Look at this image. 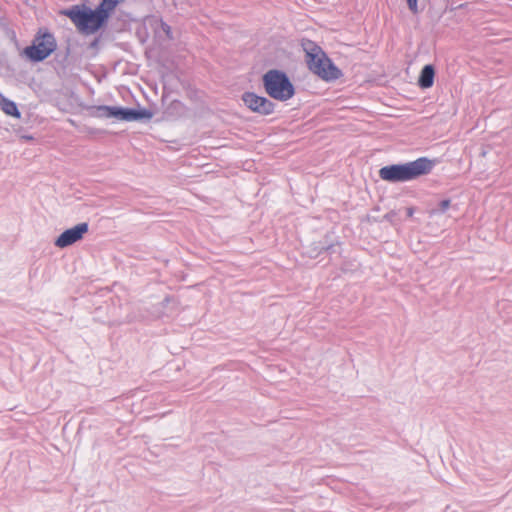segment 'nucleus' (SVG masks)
<instances>
[{
  "label": "nucleus",
  "instance_id": "obj_13",
  "mask_svg": "<svg viewBox=\"0 0 512 512\" xmlns=\"http://www.w3.org/2000/svg\"><path fill=\"white\" fill-rule=\"evenodd\" d=\"M160 28L163 31V33H165V35L167 36L168 39H170V40L173 39L172 29H171L170 25H168L166 22L161 20L160 21Z\"/></svg>",
  "mask_w": 512,
  "mask_h": 512
},
{
  "label": "nucleus",
  "instance_id": "obj_10",
  "mask_svg": "<svg viewBox=\"0 0 512 512\" xmlns=\"http://www.w3.org/2000/svg\"><path fill=\"white\" fill-rule=\"evenodd\" d=\"M153 117V112L146 108H130L126 107L125 121H141L149 120Z\"/></svg>",
  "mask_w": 512,
  "mask_h": 512
},
{
  "label": "nucleus",
  "instance_id": "obj_1",
  "mask_svg": "<svg viewBox=\"0 0 512 512\" xmlns=\"http://www.w3.org/2000/svg\"><path fill=\"white\" fill-rule=\"evenodd\" d=\"M435 167V160L419 157L414 161L383 166L378 174L381 180L389 183H404L430 174Z\"/></svg>",
  "mask_w": 512,
  "mask_h": 512
},
{
  "label": "nucleus",
  "instance_id": "obj_3",
  "mask_svg": "<svg viewBox=\"0 0 512 512\" xmlns=\"http://www.w3.org/2000/svg\"><path fill=\"white\" fill-rule=\"evenodd\" d=\"M301 45L306 53V62L310 71L328 82L342 77V71L314 41L303 39Z\"/></svg>",
  "mask_w": 512,
  "mask_h": 512
},
{
  "label": "nucleus",
  "instance_id": "obj_15",
  "mask_svg": "<svg viewBox=\"0 0 512 512\" xmlns=\"http://www.w3.org/2000/svg\"><path fill=\"white\" fill-rule=\"evenodd\" d=\"M333 249V245H322L319 244V246L316 247L317 253L320 254L323 251H330Z\"/></svg>",
  "mask_w": 512,
  "mask_h": 512
},
{
  "label": "nucleus",
  "instance_id": "obj_8",
  "mask_svg": "<svg viewBox=\"0 0 512 512\" xmlns=\"http://www.w3.org/2000/svg\"><path fill=\"white\" fill-rule=\"evenodd\" d=\"M87 110L89 112V115L95 118H114L117 120L125 121L126 107L94 105L90 106Z\"/></svg>",
  "mask_w": 512,
  "mask_h": 512
},
{
  "label": "nucleus",
  "instance_id": "obj_4",
  "mask_svg": "<svg viewBox=\"0 0 512 512\" xmlns=\"http://www.w3.org/2000/svg\"><path fill=\"white\" fill-rule=\"evenodd\" d=\"M265 92L273 99L285 102L295 95V86L286 72L271 69L262 76Z\"/></svg>",
  "mask_w": 512,
  "mask_h": 512
},
{
  "label": "nucleus",
  "instance_id": "obj_5",
  "mask_svg": "<svg viewBox=\"0 0 512 512\" xmlns=\"http://www.w3.org/2000/svg\"><path fill=\"white\" fill-rule=\"evenodd\" d=\"M57 49L55 35L47 28H39L31 45L23 50L25 57L32 63H40L50 57Z\"/></svg>",
  "mask_w": 512,
  "mask_h": 512
},
{
  "label": "nucleus",
  "instance_id": "obj_12",
  "mask_svg": "<svg viewBox=\"0 0 512 512\" xmlns=\"http://www.w3.org/2000/svg\"><path fill=\"white\" fill-rule=\"evenodd\" d=\"M450 199H443L438 203V207L433 210L434 214H443L450 207Z\"/></svg>",
  "mask_w": 512,
  "mask_h": 512
},
{
  "label": "nucleus",
  "instance_id": "obj_17",
  "mask_svg": "<svg viewBox=\"0 0 512 512\" xmlns=\"http://www.w3.org/2000/svg\"><path fill=\"white\" fill-rule=\"evenodd\" d=\"M98 43H99V38H96V39H94V40L91 42L90 46H91V47H96V46L98 45Z\"/></svg>",
  "mask_w": 512,
  "mask_h": 512
},
{
  "label": "nucleus",
  "instance_id": "obj_19",
  "mask_svg": "<svg viewBox=\"0 0 512 512\" xmlns=\"http://www.w3.org/2000/svg\"><path fill=\"white\" fill-rule=\"evenodd\" d=\"M385 218L391 219V216H389V215L387 214V215H385Z\"/></svg>",
  "mask_w": 512,
  "mask_h": 512
},
{
  "label": "nucleus",
  "instance_id": "obj_7",
  "mask_svg": "<svg viewBox=\"0 0 512 512\" xmlns=\"http://www.w3.org/2000/svg\"><path fill=\"white\" fill-rule=\"evenodd\" d=\"M88 230L89 224L87 222L79 223L63 231L54 241V245L58 248L69 247L83 239Z\"/></svg>",
  "mask_w": 512,
  "mask_h": 512
},
{
  "label": "nucleus",
  "instance_id": "obj_6",
  "mask_svg": "<svg viewBox=\"0 0 512 512\" xmlns=\"http://www.w3.org/2000/svg\"><path fill=\"white\" fill-rule=\"evenodd\" d=\"M241 100L250 111L261 116H268L274 113L275 103L254 92H244L241 96Z\"/></svg>",
  "mask_w": 512,
  "mask_h": 512
},
{
  "label": "nucleus",
  "instance_id": "obj_18",
  "mask_svg": "<svg viewBox=\"0 0 512 512\" xmlns=\"http://www.w3.org/2000/svg\"><path fill=\"white\" fill-rule=\"evenodd\" d=\"M385 218L391 219V216H389V215L387 214V215H385Z\"/></svg>",
  "mask_w": 512,
  "mask_h": 512
},
{
  "label": "nucleus",
  "instance_id": "obj_14",
  "mask_svg": "<svg viewBox=\"0 0 512 512\" xmlns=\"http://www.w3.org/2000/svg\"><path fill=\"white\" fill-rule=\"evenodd\" d=\"M409 10L413 14H417L419 12L418 10V0H406Z\"/></svg>",
  "mask_w": 512,
  "mask_h": 512
},
{
  "label": "nucleus",
  "instance_id": "obj_16",
  "mask_svg": "<svg viewBox=\"0 0 512 512\" xmlns=\"http://www.w3.org/2000/svg\"><path fill=\"white\" fill-rule=\"evenodd\" d=\"M414 213V209L412 207L407 208V216L411 217Z\"/></svg>",
  "mask_w": 512,
  "mask_h": 512
},
{
  "label": "nucleus",
  "instance_id": "obj_9",
  "mask_svg": "<svg viewBox=\"0 0 512 512\" xmlns=\"http://www.w3.org/2000/svg\"><path fill=\"white\" fill-rule=\"evenodd\" d=\"M435 79V67L432 64H426L420 71L417 84L421 89L431 88Z\"/></svg>",
  "mask_w": 512,
  "mask_h": 512
},
{
  "label": "nucleus",
  "instance_id": "obj_11",
  "mask_svg": "<svg viewBox=\"0 0 512 512\" xmlns=\"http://www.w3.org/2000/svg\"><path fill=\"white\" fill-rule=\"evenodd\" d=\"M0 107L5 114L12 116L16 119L21 118V112L19 111L17 104L14 101L4 96H1Z\"/></svg>",
  "mask_w": 512,
  "mask_h": 512
},
{
  "label": "nucleus",
  "instance_id": "obj_2",
  "mask_svg": "<svg viewBox=\"0 0 512 512\" xmlns=\"http://www.w3.org/2000/svg\"><path fill=\"white\" fill-rule=\"evenodd\" d=\"M77 27V29L85 35H91L102 29L110 18V14L99 4L92 9L84 4L74 5L63 11Z\"/></svg>",
  "mask_w": 512,
  "mask_h": 512
}]
</instances>
